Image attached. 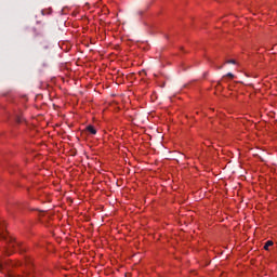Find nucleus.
Masks as SVG:
<instances>
[{
	"label": "nucleus",
	"mask_w": 277,
	"mask_h": 277,
	"mask_svg": "<svg viewBox=\"0 0 277 277\" xmlns=\"http://www.w3.org/2000/svg\"><path fill=\"white\" fill-rule=\"evenodd\" d=\"M87 131H89V133L92 135H96V129H94L92 126H88Z\"/></svg>",
	"instance_id": "1"
},
{
	"label": "nucleus",
	"mask_w": 277,
	"mask_h": 277,
	"mask_svg": "<svg viewBox=\"0 0 277 277\" xmlns=\"http://www.w3.org/2000/svg\"><path fill=\"white\" fill-rule=\"evenodd\" d=\"M272 246H274V241L267 240L264 246V250H269V248H272Z\"/></svg>",
	"instance_id": "2"
},
{
	"label": "nucleus",
	"mask_w": 277,
	"mask_h": 277,
	"mask_svg": "<svg viewBox=\"0 0 277 277\" xmlns=\"http://www.w3.org/2000/svg\"><path fill=\"white\" fill-rule=\"evenodd\" d=\"M227 64H235V61H228Z\"/></svg>",
	"instance_id": "3"
},
{
	"label": "nucleus",
	"mask_w": 277,
	"mask_h": 277,
	"mask_svg": "<svg viewBox=\"0 0 277 277\" xmlns=\"http://www.w3.org/2000/svg\"><path fill=\"white\" fill-rule=\"evenodd\" d=\"M227 77H230V79H233V74H227Z\"/></svg>",
	"instance_id": "4"
}]
</instances>
